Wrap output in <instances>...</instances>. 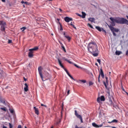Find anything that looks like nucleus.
<instances>
[{"instance_id":"8fccbe9b","label":"nucleus","mask_w":128,"mask_h":128,"mask_svg":"<svg viewBox=\"0 0 128 128\" xmlns=\"http://www.w3.org/2000/svg\"><path fill=\"white\" fill-rule=\"evenodd\" d=\"M41 106H44L45 108H46V105H44V104H41Z\"/></svg>"},{"instance_id":"9b49d317","label":"nucleus","mask_w":128,"mask_h":128,"mask_svg":"<svg viewBox=\"0 0 128 128\" xmlns=\"http://www.w3.org/2000/svg\"><path fill=\"white\" fill-rule=\"evenodd\" d=\"M34 110L35 114H37V116H38V114H40V112L38 111V109L36 108V107L34 106Z\"/></svg>"},{"instance_id":"a19ab883","label":"nucleus","mask_w":128,"mask_h":128,"mask_svg":"<svg viewBox=\"0 0 128 128\" xmlns=\"http://www.w3.org/2000/svg\"><path fill=\"white\" fill-rule=\"evenodd\" d=\"M100 74H99L98 77V82H100Z\"/></svg>"},{"instance_id":"69168bd1","label":"nucleus","mask_w":128,"mask_h":128,"mask_svg":"<svg viewBox=\"0 0 128 128\" xmlns=\"http://www.w3.org/2000/svg\"><path fill=\"white\" fill-rule=\"evenodd\" d=\"M2 2H6V0H2Z\"/></svg>"},{"instance_id":"864d4df0","label":"nucleus","mask_w":128,"mask_h":128,"mask_svg":"<svg viewBox=\"0 0 128 128\" xmlns=\"http://www.w3.org/2000/svg\"><path fill=\"white\" fill-rule=\"evenodd\" d=\"M72 18H69V22H72Z\"/></svg>"},{"instance_id":"49530a36","label":"nucleus","mask_w":128,"mask_h":128,"mask_svg":"<svg viewBox=\"0 0 128 128\" xmlns=\"http://www.w3.org/2000/svg\"><path fill=\"white\" fill-rule=\"evenodd\" d=\"M105 78H106V84H108V76H106L105 77Z\"/></svg>"},{"instance_id":"393cba45","label":"nucleus","mask_w":128,"mask_h":128,"mask_svg":"<svg viewBox=\"0 0 128 128\" xmlns=\"http://www.w3.org/2000/svg\"><path fill=\"white\" fill-rule=\"evenodd\" d=\"M60 26V30H64V28H62V24L60 22H59Z\"/></svg>"},{"instance_id":"de8ad7c7","label":"nucleus","mask_w":128,"mask_h":128,"mask_svg":"<svg viewBox=\"0 0 128 128\" xmlns=\"http://www.w3.org/2000/svg\"><path fill=\"white\" fill-rule=\"evenodd\" d=\"M62 60H66V62H68V59H66L65 57L62 58Z\"/></svg>"},{"instance_id":"1a4fd4ad","label":"nucleus","mask_w":128,"mask_h":128,"mask_svg":"<svg viewBox=\"0 0 128 128\" xmlns=\"http://www.w3.org/2000/svg\"><path fill=\"white\" fill-rule=\"evenodd\" d=\"M92 126H94V128H102V126H104V124H102L100 125H98L96 124V122H93L92 124Z\"/></svg>"},{"instance_id":"bb28decb","label":"nucleus","mask_w":128,"mask_h":128,"mask_svg":"<svg viewBox=\"0 0 128 128\" xmlns=\"http://www.w3.org/2000/svg\"><path fill=\"white\" fill-rule=\"evenodd\" d=\"M22 4H28V2L22 1Z\"/></svg>"},{"instance_id":"58836bf2","label":"nucleus","mask_w":128,"mask_h":128,"mask_svg":"<svg viewBox=\"0 0 128 128\" xmlns=\"http://www.w3.org/2000/svg\"><path fill=\"white\" fill-rule=\"evenodd\" d=\"M70 78H72V80H76L74 78V77H72V75L69 76Z\"/></svg>"},{"instance_id":"e2e57ef3","label":"nucleus","mask_w":128,"mask_h":128,"mask_svg":"<svg viewBox=\"0 0 128 128\" xmlns=\"http://www.w3.org/2000/svg\"><path fill=\"white\" fill-rule=\"evenodd\" d=\"M77 16H82V15H80V14H77Z\"/></svg>"},{"instance_id":"6ab92c4d","label":"nucleus","mask_w":128,"mask_h":128,"mask_svg":"<svg viewBox=\"0 0 128 128\" xmlns=\"http://www.w3.org/2000/svg\"><path fill=\"white\" fill-rule=\"evenodd\" d=\"M66 38L68 40V42H70V40H72V38L68 36H65Z\"/></svg>"},{"instance_id":"f3484780","label":"nucleus","mask_w":128,"mask_h":128,"mask_svg":"<svg viewBox=\"0 0 128 128\" xmlns=\"http://www.w3.org/2000/svg\"><path fill=\"white\" fill-rule=\"evenodd\" d=\"M96 30H98V32H102V28H100L98 26H96Z\"/></svg>"},{"instance_id":"09e8293b","label":"nucleus","mask_w":128,"mask_h":128,"mask_svg":"<svg viewBox=\"0 0 128 128\" xmlns=\"http://www.w3.org/2000/svg\"><path fill=\"white\" fill-rule=\"evenodd\" d=\"M107 128H116V126H106Z\"/></svg>"},{"instance_id":"0e129e2a","label":"nucleus","mask_w":128,"mask_h":128,"mask_svg":"<svg viewBox=\"0 0 128 128\" xmlns=\"http://www.w3.org/2000/svg\"><path fill=\"white\" fill-rule=\"evenodd\" d=\"M108 124H112V121L111 122H108Z\"/></svg>"},{"instance_id":"603ef678","label":"nucleus","mask_w":128,"mask_h":128,"mask_svg":"<svg viewBox=\"0 0 128 128\" xmlns=\"http://www.w3.org/2000/svg\"><path fill=\"white\" fill-rule=\"evenodd\" d=\"M122 90L123 92H126H126H126V90H125L124 88H122Z\"/></svg>"},{"instance_id":"a18cd8bd","label":"nucleus","mask_w":128,"mask_h":128,"mask_svg":"<svg viewBox=\"0 0 128 128\" xmlns=\"http://www.w3.org/2000/svg\"><path fill=\"white\" fill-rule=\"evenodd\" d=\"M69 64H74L72 63V62L71 61H70L68 60H67Z\"/></svg>"},{"instance_id":"a211bd4d","label":"nucleus","mask_w":128,"mask_h":128,"mask_svg":"<svg viewBox=\"0 0 128 128\" xmlns=\"http://www.w3.org/2000/svg\"><path fill=\"white\" fill-rule=\"evenodd\" d=\"M109 102H110V106H112V98L109 97Z\"/></svg>"},{"instance_id":"2eb2a0df","label":"nucleus","mask_w":128,"mask_h":128,"mask_svg":"<svg viewBox=\"0 0 128 128\" xmlns=\"http://www.w3.org/2000/svg\"><path fill=\"white\" fill-rule=\"evenodd\" d=\"M58 60L60 66H61V68H64V65H62V61H60V58H58Z\"/></svg>"},{"instance_id":"6e6552de","label":"nucleus","mask_w":128,"mask_h":128,"mask_svg":"<svg viewBox=\"0 0 128 128\" xmlns=\"http://www.w3.org/2000/svg\"><path fill=\"white\" fill-rule=\"evenodd\" d=\"M109 28H110L111 31H114V32H118V31L120 30L118 29H116L112 26H109Z\"/></svg>"},{"instance_id":"13d9d810","label":"nucleus","mask_w":128,"mask_h":128,"mask_svg":"<svg viewBox=\"0 0 128 128\" xmlns=\"http://www.w3.org/2000/svg\"><path fill=\"white\" fill-rule=\"evenodd\" d=\"M67 94H68V96L70 94V90H68Z\"/></svg>"},{"instance_id":"f03ea898","label":"nucleus","mask_w":128,"mask_h":128,"mask_svg":"<svg viewBox=\"0 0 128 128\" xmlns=\"http://www.w3.org/2000/svg\"><path fill=\"white\" fill-rule=\"evenodd\" d=\"M116 24H127L128 26V20L124 18H115Z\"/></svg>"},{"instance_id":"e433bc0d","label":"nucleus","mask_w":128,"mask_h":128,"mask_svg":"<svg viewBox=\"0 0 128 128\" xmlns=\"http://www.w3.org/2000/svg\"><path fill=\"white\" fill-rule=\"evenodd\" d=\"M94 84V83L92 82H89V86H92Z\"/></svg>"},{"instance_id":"a878e982","label":"nucleus","mask_w":128,"mask_h":128,"mask_svg":"<svg viewBox=\"0 0 128 128\" xmlns=\"http://www.w3.org/2000/svg\"><path fill=\"white\" fill-rule=\"evenodd\" d=\"M9 110H10V114H14V109H10H10H9Z\"/></svg>"},{"instance_id":"9d476101","label":"nucleus","mask_w":128,"mask_h":128,"mask_svg":"<svg viewBox=\"0 0 128 128\" xmlns=\"http://www.w3.org/2000/svg\"><path fill=\"white\" fill-rule=\"evenodd\" d=\"M0 26H6V22H4V21L0 20Z\"/></svg>"},{"instance_id":"ea45409f","label":"nucleus","mask_w":128,"mask_h":128,"mask_svg":"<svg viewBox=\"0 0 128 128\" xmlns=\"http://www.w3.org/2000/svg\"><path fill=\"white\" fill-rule=\"evenodd\" d=\"M103 84L104 86L106 87V88H108V86H106V82H104Z\"/></svg>"},{"instance_id":"4d7b16f0","label":"nucleus","mask_w":128,"mask_h":128,"mask_svg":"<svg viewBox=\"0 0 128 128\" xmlns=\"http://www.w3.org/2000/svg\"><path fill=\"white\" fill-rule=\"evenodd\" d=\"M126 54L128 56V50H126Z\"/></svg>"},{"instance_id":"052dcab7","label":"nucleus","mask_w":128,"mask_h":128,"mask_svg":"<svg viewBox=\"0 0 128 128\" xmlns=\"http://www.w3.org/2000/svg\"><path fill=\"white\" fill-rule=\"evenodd\" d=\"M63 34H64V38H66V32H64L63 33Z\"/></svg>"},{"instance_id":"cd10ccee","label":"nucleus","mask_w":128,"mask_h":128,"mask_svg":"<svg viewBox=\"0 0 128 128\" xmlns=\"http://www.w3.org/2000/svg\"><path fill=\"white\" fill-rule=\"evenodd\" d=\"M118 121L116 119H114L112 121V122H115L116 124H117V122H118Z\"/></svg>"},{"instance_id":"338daca9","label":"nucleus","mask_w":128,"mask_h":128,"mask_svg":"<svg viewBox=\"0 0 128 128\" xmlns=\"http://www.w3.org/2000/svg\"><path fill=\"white\" fill-rule=\"evenodd\" d=\"M2 104H6V101H3V103Z\"/></svg>"},{"instance_id":"4468645a","label":"nucleus","mask_w":128,"mask_h":128,"mask_svg":"<svg viewBox=\"0 0 128 128\" xmlns=\"http://www.w3.org/2000/svg\"><path fill=\"white\" fill-rule=\"evenodd\" d=\"M25 88H24V92H28V84L26 83L24 84Z\"/></svg>"},{"instance_id":"dca6fc26","label":"nucleus","mask_w":128,"mask_h":128,"mask_svg":"<svg viewBox=\"0 0 128 128\" xmlns=\"http://www.w3.org/2000/svg\"><path fill=\"white\" fill-rule=\"evenodd\" d=\"M64 20L66 22H70V17L66 16L64 18Z\"/></svg>"},{"instance_id":"680f3d73","label":"nucleus","mask_w":128,"mask_h":128,"mask_svg":"<svg viewBox=\"0 0 128 128\" xmlns=\"http://www.w3.org/2000/svg\"><path fill=\"white\" fill-rule=\"evenodd\" d=\"M66 74H67L68 76H70V72H67Z\"/></svg>"},{"instance_id":"423d86ee","label":"nucleus","mask_w":128,"mask_h":128,"mask_svg":"<svg viewBox=\"0 0 128 128\" xmlns=\"http://www.w3.org/2000/svg\"><path fill=\"white\" fill-rule=\"evenodd\" d=\"M106 100V98H104V96H102L100 97H98L97 98L98 102H104Z\"/></svg>"},{"instance_id":"ddd939ff","label":"nucleus","mask_w":128,"mask_h":128,"mask_svg":"<svg viewBox=\"0 0 128 128\" xmlns=\"http://www.w3.org/2000/svg\"><path fill=\"white\" fill-rule=\"evenodd\" d=\"M88 20H89V22H91L96 24V19L94 18H88Z\"/></svg>"},{"instance_id":"473e14b6","label":"nucleus","mask_w":128,"mask_h":128,"mask_svg":"<svg viewBox=\"0 0 128 128\" xmlns=\"http://www.w3.org/2000/svg\"><path fill=\"white\" fill-rule=\"evenodd\" d=\"M112 32V34L114 36H116V34L115 32H114V30L111 31Z\"/></svg>"},{"instance_id":"c756f323","label":"nucleus","mask_w":128,"mask_h":128,"mask_svg":"<svg viewBox=\"0 0 128 128\" xmlns=\"http://www.w3.org/2000/svg\"><path fill=\"white\" fill-rule=\"evenodd\" d=\"M74 65V66H76V68H82L78 66L76 64H73Z\"/></svg>"},{"instance_id":"c9c22d12","label":"nucleus","mask_w":128,"mask_h":128,"mask_svg":"<svg viewBox=\"0 0 128 128\" xmlns=\"http://www.w3.org/2000/svg\"><path fill=\"white\" fill-rule=\"evenodd\" d=\"M60 124V120L58 122H56L55 124H56V126H58V124Z\"/></svg>"},{"instance_id":"20e7f679","label":"nucleus","mask_w":128,"mask_h":128,"mask_svg":"<svg viewBox=\"0 0 128 128\" xmlns=\"http://www.w3.org/2000/svg\"><path fill=\"white\" fill-rule=\"evenodd\" d=\"M74 114L78 118H79V120H80L81 123L84 122V121L82 120V115L78 114V111L76 110H74Z\"/></svg>"},{"instance_id":"c03bdc74","label":"nucleus","mask_w":128,"mask_h":128,"mask_svg":"<svg viewBox=\"0 0 128 128\" xmlns=\"http://www.w3.org/2000/svg\"><path fill=\"white\" fill-rule=\"evenodd\" d=\"M97 62H98L99 64H100V59H98Z\"/></svg>"},{"instance_id":"2f4dec72","label":"nucleus","mask_w":128,"mask_h":128,"mask_svg":"<svg viewBox=\"0 0 128 128\" xmlns=\"http://www.w3.org/2000/svg\"><path fill=\"white\" fill-rule=\"evenodd\" d=\"M21 30H22V32H24V30H26V27H22V28H20Z\"/></svg>"},{"instance_id":"f704fd0d","label":"nucleus","mask_w":128,"mask_h":128,"mask_svg":"<svg viewBox=\"0 0 128 128\" xmlns=\"http://www.w3.org/2000/svg\"><path fill=\"white\" fill-rule=\"evenodd\" d=\"M63 68V70H64L66 72V73H67L68 72V70H66V68H64H64Z\"/></svg>"},{"instance_id":"412c9836","label":"nucleus","mask_w":128,"mask_h":128,"mask_svg":"<svg viewBox=\"0 0 128 128\" xmlns=\"http://www.w3.org/2000/svg\"><path fill=\"white\" fill-rule=\"evenodd\" d=\"M0 30L2 32H4L6 30V26H0Z\"/></svg>"},{"instance_id":"37998d69","label":"nucleus","mask_w":128,"mask_h":128,"mask_svg":"<svg viewBox=\"0 0 128 128\" xmlns=\"http://www.w3.org/2000/svg\"><path fill=\"white\" fill-rule=\"evenodd\" d=\"M9 126H10V128H13L12 125V124H10V123H9Z\"/></svg>"},{"instance_id":"4be33fe9","label":"nucleus","mask_w":128,"mask_h":128,"mask_svg":"<svg viewBox=\"0 0 128 128\" xmlns=\"http://www.w3.org/2000/svg\"><path fill=\"white\" fill-rule=\"evenodd\" d=\"M82 82L83 84H86V80H79L78 81H77V82Z\"/></svg>"},{"instance_id":"7c9ffc66","label":"nucleus","mask_w":128,"mask_h":128,"mask_svg":"<svg viewBox=\"0 0 128 128\" xmlns=\"http://www.w3.org/2000/svg\"><path fill=\"white\" fill-rule=\"evenodd\" d=\"M2 110H3L4 112H6V108H0Z\"/></svg>"},{"instance_id":"39448f33","label":"nucleus","mask_w":128,"mask_h":128,"mask_svg":"<svg viewBox=\"0 0 128 128\" xmlns=\"http://www.w3.org/2000/svg\"><path fill=\"white\" fill-rule=\"evenodd\" d=\"M42 66H39L38 68V74L42 80L44 82V76H42Z\"/></svg>"},{"instance_id":"5fc2aeb1","label":"nucleus","mask_w":128,"mask_h":128,"mask_svg":"<svg viewBox=\"0 0 128 128\" xmlns=\"http://www.w3.org/2000/svg\"><path fill=\"white\" fill-rule=\"evenodd\" d=\"M59 10H60V12H62V8H60Z\"/></svg>"},{"instance_id":"774afa93","label":"nucleus","mask_w":128,"mask_h":128,"mask_svg":"<svg viewBox=\"0 0 128 128\" xmlns=\"http://www.w3.org/2000/svg\"><path fill=\"white\" fill-rule=\"evenodd\" d=\"M75 128H78V126H76Z\"/></svg>"},{"instance_id":"5701e85b","label":"nucleus","mask_w":128,"mask_h":128,"mask_svg":"<svg viewBox=\"0 0 128 128\" xmlns=\"http://www.w3.org/2000/svg\"><path fill=\"white\" fill-rule=\"evenodd\" d=\"M120 54H122V52H120V51H118V50H116V56H120Z\"/></svg>"},{"instance_id":"f8f14e48","label":"nucleus","mask_w":128,"mask_h":128,"mask_svg":"<svg viewBox=\"0 0 128 128\" xmlns=\"http://www.w3.org/2000/svg\"><path fill=\"white\" fill-rule=\"evenodd\" d=\"M100 76L101 75L102 78H104V71L102 70V68L100 69Z\"/></svg>"},{"instance_id":"aec40b11","label":"nucleus","mask_w":128,"mask_h":128,"mask_svg":"<svg viewBox=\"0 0 128 128\" xmlns=\"http://www.w3.org/2000/svg\"><path fill=\"white\" fill-rule=\"evenodd\" d=\"M60 44H62L61 46L64 52H66V48H64V44H62L60 43Z\"/></svg>"},{"instance_id":"7ed1b4c3","label":"nucleus","mask_w":128,"mask_h":128,"mask_svg":"<svg viewBox=\"0 0 128 128\" xmlns=\"http://www.w3.org/2000/svg\"><path fill=\"white\" fill-rule=\"evenodd\" d=\"M38 50V47L36 46L33 48L29 49V52L28 53V56L30 58L34 57V52Z\"/></svg>"},{"instance_id":"c85d7f7f","label":"nucleus","mask_w":128,"mask_h":128,"mask_svg":"<svg viewBox=\"0 0 128 128\" xmlns=\"http://www.w3.org/2000/svg\"><path fill=\"white\" fill-rule=\"evenodd\" d=\"M112 106H114V108H116V110H118V106L117 105L112 104Z\"/></svg>"},{"instance_id":"3c124183","label":"nucleus","mask_w":128,"mask_h":128,"mask_svg":"<svg viewBox=\"0 0 128 128\" xmlns=\"http://www.w3.org/2000/svg\"><path fill=\"white\" fill-rule=\"evenodd\" d=\"M72 26L74 30H76V27H75L74 24L72 25Z\"/></svg>"},{"instance_id":"0eeeda50","label":"nucleus","mask_w":128,"mask_h":128,"mask_svg":"<svg viewBox=\"0 0 128 128\" xmlns=\"http://www.w3.org/2000/svg\"><path fill=\"white\" fill-rule=\"evenodd\" d=\"M110 20H111V24H112V26H116V18H112V17H111L110 18Z\"/></svg>"},{"instance_id":"f257e3e1","label":"nucleus","mask_w":128,"mask_h":128,"mask_svg":"<svg viewBox=\"0 0 128 128\" xmlns=\"http://www.w3.org/2000/svg\"><path fill=\"white\" fill-rule=\"evenodd\" d=\"M87 48L88 52L92 54L94 56H98V49L96 43L91 42L88 43Z\"/></svg>"},{"instance_id":"79ce46f5","label":"nucleus","mask_w":128,"mask_h":128,"mask_svg":"<svg viewBox=\"0 0 128 128\" xmlns=\"http://www.w3.org/2000/svg\"><path fill=\"white\" fill-rule=\"evenodd\" d=\"M12 40H8V44H12Z\"/></svg>"},{"instance_id":"4c0bfd02","label":"nucleus","mask_w":128,"mask_h":128,"mask_svg":"<svg viewBox=\"0 0 128 128\" xmlns=\"http://www.w3.org/2000/svg\"><path fill=\"white\" fill-rule=\"evenodd\" d=\"M102 32H104V34H106V31L104 29V28H102Z\"/></svg>"},{"instance_id":"bf43d9fd","label":"nucleus","mask_w":128,"mask_h":128,"mask_svg":"<svg viewBox=\"0 0 128 128\" xmlns=\"http://www.w3.org/2000/svg\"><path fill=\"white\" fill-rule=\"evenodd\" d=\"M24 82H26V80H27V79L24 77Z\"/></svg>"},{"instance_id":"72a5a7b5","label":"nucleus","mask_w":128,"mask_h":128,"mask_svg":"<svg viewBox=\"0 0 128 128\" xmlns=\"http://www.w3.org/2000/svg\"><path fill=\"white\" fill-rule=\"evenodd\" d=\"M88 26H90V28H94L92 26V24H90V23L88 24Z\"/></svg>"},{"instance_id":"b1692460","label":"nucleus","mask_w":128,"mask_h":128,"mask_svg":"<svg viewBox=\"0 0 128 128\" xmlns=\"http://www.w3.org/2000/svg\"><path fill=\"white\" fill-rule=\"evenodd\" d=\"M86 14L85 12H82V18H86Z\"/></svg>"},{"instance_id":"6e6d98bb","label":"nucleus","mask_w":128,"mask_h":128,"mask_svg":"<svg viewBox=\"0 0 128 128\" xmlns=\"http://www.w3.org/2000/svg\"><path fill=\"white\" fill-rule=\"evenodd\" d=\"M18 128H22V125L19 124L18 126Z\"/></svg>"}]
</instances>
